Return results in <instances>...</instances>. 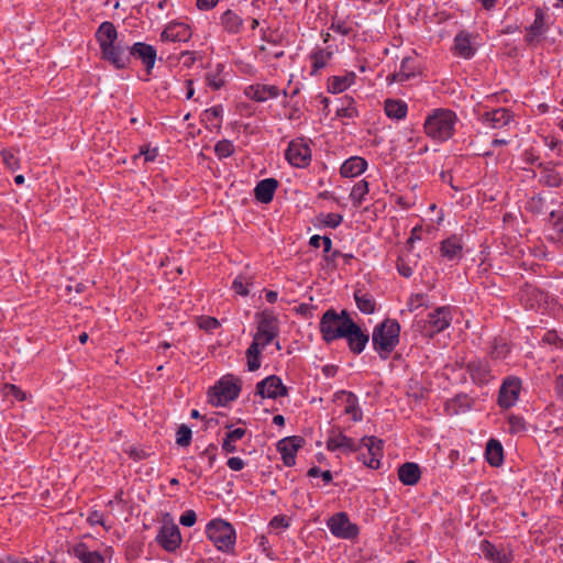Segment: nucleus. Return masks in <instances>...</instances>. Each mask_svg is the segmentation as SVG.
Returning a JSON list of instances; mask_svg holds the SVG:
<instances>
[{
    "label": "nucleus",
    "mask_w": 563,
    "mask_h": 563,
    "mask_svg": "<svg viewBox=\"0 0 563 563\" xmlns=\"http://www.w3.org/2000/svg\"><path fill=\"white\" fill-rule=\"evenodd\" d=\"M206 78H207L209 86L212 87L213 89H219L224 84L223 79L221 77H219L218 74L208 73Z\"/></svg>",
    "instance_id": "51"
},
{
    "label": "nucleus",
    "mask_w": 563,
    "mask_h": 563,
    "mask_svg": "<svg viewBox=\"0 0 563 563\" xmlns=\"http://www.w3.org/2000/svg\"><path fill=\"white\" fill-rule=\"evenodd\" d=\"M416 59L405 57L401 62L400 69L388 77L390 82H405L417 75Z\"/></svg>",
    "instance_id": "23"
},
{
    "label": "nucleus",
    "mask_w": 563,
    "mask_h": 563,
    "mask_svg": "<svg viewBox=\"0 0 563 563\" xmlns=\"http://www.w3.org/2000/svg\"><path fill=\"white\" fill-rule=\"evenodd\" d=\"M214 151L219 157L224 158L234 152V146L230 141L222 140L216 144Z\"/></svg>",
    "instance_id": "44"
},
{
    "label": "nucleus",
    "mask_w": 563,
    "mask_h": 563,
    "mask_svg": "<svg viewBox=\"0 0 563 563\" xmlns=\"http://www.w3.org/2000/svg\"><path fill=\"white\" fill-rule=\"evenodd\" d=\"M426 391L427 390L423 389L422 387L416 386V388H413V386H410L409 395L415 397L416 399H420L424 397Z\"/></svg>",
    "instance_id": "62"
},
{
    "label": "nucleus",
    "mask_w": 563,
    "mask_h": 563,
    "mask_svg": "<svg viewBox=\"0 0 563 563\" xmlns=\"http://www.w3.org/2000/svg\"><path fill=\"white\" fill-rule=\"evenodd\" d=\"M462 243L456 236H451L441 243V255L450 261L462 256Z\"/></svg>",
    "instance_id": "28"
},
{
    "label": "nucleus",
    "mask_w": 563,
    "mask_h": 563,
    "mask_svg": "<svg viewBox=\"0 0 563 563\" xmlns=\"http://www.w3.org/2000/svg\"><path fill=\"white\" fill-rule=\"evenodd\" d=\"M467 369L471 374V377L474 382L478 384L486 383L489 378V371L485 362L483 361H472L467 364Z\"/></svg>",
    "instance_id": "30"
},
{
    "label": "nucleus",
    "mask_w": 563,
    "mask_h": 563,
    "mask_svg": "<svg viewBox=\"0 0 563 563\" xmlns=\"http://www.w3.org/2000/svg\"><path fill=\"white\" fill-rule=\"evenodd\" d=\"M219 0H197V7L201 10H209L213 8Z\"/></svg>",
    "instance_id": "60"
},
{
    "label": "nucleus",
    "mask_w": 563,
    "mask_h": 563,
    "mask_svg": "<svg viewBox=\"0 0 563 563\" xmlns=\"http://www.w3.org/2000/svg\"><path fill=\"white\" fill-rule=\"evenodd\" d=\"M400 327L395 320L386 319L376 325L372 341L374 349L383 358H386L399 342Z\"/></svg>",
    "instance_id": "4"
},
{
    "label": "nucleus",
    "mask_w": 563,
    "mask_h": 563,
    "mask_svg": "<svg viewBox=\"0 0 563 563\" xmlns=\"http://www.w3.org/2000/svg\"><path fill=\"white\" fill-rule=\"evenodd\" d=\"M339 397L345 399L346 406L344 412L346 415H352V419L354 421H360L362 419V412L357 408L356 397L352 393L342 391Z\"/></svg>",
    "instance_id": "38"
},
{
    "label": "nucleus",
    "mask_w": 563,
    "mask_h": 563,
    "mask_svg": "<svg viewBox=\"0 0 563 563\" xmlns=\"http://www.w3.org/2000/svg\"><path fill=\"white\" fill-rule=\"evenodd\" d=\"M197 515L194 510H187L185 511L180 518L179 522L185 527H191L196 523Z\"/></svg>",
    "instance_id": "49"
},
{
    "label": "nucleus",
    "mask_w": 563,
    "mask_h": 563,
    "mask_svg": "<svg viewBox=\"0 0 563 563\" xmlns=\"http://www.w3.org/2000/svg\"><path fill=\"white\" fill-rule=\"evenodd\" d=\"M452 320L451 310L448 307H440L429 314L428 320L424 322L422 332L427 336L445 330Z\"/></svg>",
    "instance_id": "8"
},
{
    "label": "nucleus",
    "mask_w": 563,
    "mask_h": 563,
    "mask_svg": "<svg viewBox=\"0 0 563 563\" xmlns=\"http://www.w3.org/2000/svg\"><path fill=\"white\" fill-rule=\"evenodd\" d=\"M474 38L466 32H460L454 38V54L463 58H471L476 52Z\"/></svg>",
    "instance_id": "18"
},
{
    "label": "nucleus",
    "mask_w": 563,
    "mask_h": 563,
    "mask_svg": "<svg viewBox=\"0 0 563 563\" xmlns=\"http://www.w3.org/2000/svg\"><path fill=\"white\" fill-rule=\"evenodd\" d=\"M420 476V467L416 463L407 462L398 468V478L404 485H416L419 482Z\"/></svg>",
    "instance_id": "26"
},
{
    "label": "nucleus",
    "mask_w": 563,
    "mask_h": 563,
    "mask_svg": "<svg viewBox=\"0 0 563 563\" xmlns=\"http://www.w3.org/2000/svg\"><path fill=\"white\" fill-rule=\"evenodd\" d=\"M547 27L544 24L543 14L540 10L536 12V19L534 22L529 27L528 34L526 36V40L528 42H533V40L540 35H542L545 32Z\"/></svg>",
    "instance_id": "36"
},
{
    "label": "nucleus",
    "mask_w": 563,
    "mask_h": 563,
    "mask_svg": "<svg viewBox=\"0 0 563 563\" xmlns=\"http://www.w3.org/2000/svg\"><path fill=\"white\" fill-rule=\"evenodd\" d=\"M521 383L518 378H507L499 390L498 402L503 408H510L514 406L519 397Z\"/></svg>",
    "instance_id": "14"
},
{
    "label": "nucleus",
    "mask_w": 563,
    "mask_h": 563,
    "mask_svg": "<svg viewBox=\"0 0 563 563\" xmlns=\"http://www.w3.org/2000/svg\"><path fill=\"white\" fill-rule=\"evenodd\" d=\"M247 285L249 282L243 276H238L233 282L232 287L236 294L246 296L249 294Z\"/></svg>",
    "instance_id": "47"
},
{
    "label": "nucleus",
    "mask_w": 563,
    "mask_h": 563,
    "mask_svg": "<svg viewBox=\"0 0 563 563\" xmlns=\"http://www.w3.org/2000/svg\"><path fill=\"white\" fill-rule=\"evenodd\" d=\"M347 340L349 346L352 352L361 353L368 342V335L365 334L361 328L353 322V327L349 328L344 336Z\"/></svg>",
    "instance_id": "21"
},
{
    "label": "nucleus",
    "mask_w": 563,
    "mask_h": 563,
    "mask_svg": "<svg viewBox=\"0 0 563 563\" xmlns=\"http://www.w3.org/2000/svg\"><path fill=\"white\" fill-rule=\"evenodd\" d=\"M351 327H353V320L345 310L341 313L333 309L327 310L320 321V331L327 342L343 338Z\"/></svg>",
    "instance_id": "5"
},
{
    "label": "nucleus",
    "mask_w": 563,
    "mask_h": 563,
    "mask_svg": "<svg viewBox=\"0 0 563 563\" xmlns=\"http://www.w3.org/2000/svg\"><path fill=\"white\" fill-rule=\"evenodd\" d=\"M385 113L390 119L401 120L407 114V104L402 100L387 99L385 101Z\"/></svg>",
    "instance_id": "31"
},
{
    "label": "nucleus",
    "mask_w": 563,
    "mask_h": 563,
    "mask_svg": "<svg viewBox=\"0 0 563 563\" xmlns=\"http://www.w3.org/2000/svg\"><path fill=\"white\" fill-rule=\"evenodd\" d=\"M88 522L90 525H101L102 527H104L107 530L110 529V526H107L104 519H103V516L98 512V511H92L89 514L88 518H87Z\"/></svg>",
    "instance_id": "50"
},
{
    "label": "nucleus",
    "mask_w": 563,
    "mask_h": 563,
    "mask_svg": "<svg viewBox=\"0 0 563 563\" xmlns=\"http://www.w3.org/2000/svg\"><path fill=\"white\" fill-rule=\"evenodd\" d=\"M354 298L357 305V308L364 313H373L375 311V300L372 296L361 290H356L354 294Z\"/></svg>",
    "instance_id": "35"
},
{
    "label": "nucleus",
    "mask_w": 563,
    "mask_h": 563,
    "mask_svg": "<svg viewBox=\"0 0 563 563\" xmlns=\"http://www.w3.org/2000/svg\"><path fill=\"white\" fill-rule=\"evenodd\" d=\"M207 536L218 550L229 552L233 549L236 540L233 527L222 520H211L206 528Z\"/></svg>",
    "instance_id": "6"
},
{
    "label": "nucleus",
    "mask_w": 563,
    "mask_h": 563,
    "mask_svg": "<svg viewBox=\"0 0 563 563\" xmlns=\"http://www.w3.org/2000/svg\"><path fill=\"white\" fill-rule=\"evenodd\" d=\"M367 167V163L360 156H353L346 159L341 168L340 173L343 177L352 178L361 175Z\"/></svg>",
    "instance_id": "27"
},
{
    "label": "nucleus",
    "mask_w": 563,
    "mask_h": 563,
    "mask_svg": "<svg viewBox=\"0 0 563 563\" xmlns=\"http://www.w3.org/2000/svg\"><path fill=\"white\" fill-rule=\"evenodd\" d=\"M190 441L191 430L185 424L180 426L177 431L176 443L180 446H187L189 445Z\"/></svg>",
    "instance_id": "45"
},
{
    "label": "nucleus",
    "mask_w": 563,
    "mask_h": 563,
    "mask_svg": "<svg viewBox=\"0 0 563 563\" xmlns=\"http://www.w3.org/2000/svg\"><path fill=\"white\" fill-rule=\"evenodd\" d=\"M486 459L492 466H499L503 463V446L497 440H489L486 445Z\"/></svg>",
    "instance_id": "33"
},
{
    "label": "nucleus",
    "mask_w": 563,
    "mask_h": 563,
    "mask_svg": "<svg viewBox=\"0 0 563 563\" xmlns=\"http://www.w3.org/2000/svg\"><path fill=\"white\" fill-rule=\"evenodd\" d=\"M354 79L355 75L353 73L333 77L329 85V91L332 93H340L347 89L354 82Z\"/></svg>",
    "instance_id": "34"
},
{
    "label": "nucleus",
    "mask_w": 563,
    "mask_h": 563,
    "mask_svg": "<svg viewBox=\"0 0 563 563\" xmlns=\"http://www.w3.org/2000/svg\"><path fill=\"white\" fill-rule=\"evenodd\" d=\"M456 115L451 110L437 109L428 115L424 122V132L437 141H445L453 135Z\"/></svg>",
    "instance_id": "3"
},
{
    "label": "nucleus",
    "mask_w": 563,
    "mask_h": 563,
    "mask_svg": "<svg viewBox=\"0 0 563 563\" xmlns=\"http://www.w3.org/2000/svg\"><path fill=\"white\" fill-rule=\"evenodd\" d=\"M96 40L101 49V58L115 68H124L129 62L128 47L118 42V32L113 23L103 22L96 32Z\"/></svg>",
    "instance_id": "1"
},
{
    "label": "nucleus",
    "mask_w": 563,
    "mask_h": 563,
    "mask_svg": "<svg viewBox=\"0 0 563 563\" xmlns=\"http://www.w3.org/2000/svg\"><path fill=\"white\" fill-rule=\"evenodd\" d=\"M141 154L144 156V159L146 162H152V161H154L156 158L158 153H157V148H148V147H146V148H142L141 150Z\"/></svg>",
    "instance_id": "56"
},
{
    "label": "nucleus",
    "mask_w": 563,
    "mask_h": 563,
    "mask_svg": "<svg viewBox=\"0 0 563 563\" xmlns=\"http://www.w3.org/2000/svg\"><path fill=\"white\" fill-rule=\"evenodd\" d=\"M272 527L275 528H287L288 527V519L283 516L274 517L271 521Z\"/></svg>",
    "instance_id": "57"
},
{
    "label": "nucleus",
    "mask_w": 563,
    "mask_h": 563,
    "mask_svg": "<svg viewBox=\"0 0 563 563\" xmlns=\"http://www.w3.org/2000/svg\"><path fill=\"white\" fill-rule=\"evenodd\" d=\"M191 37V31L185 23L176 22L168 24L162 32L161 38L165 42H187Z\"/></svg>",
    "instance_id": "17"
},
{
    "label": "nucleus",
    "mask_w": 563,
    "mask_h": 563,
    "mask_svg": "<svg viewBox=\"0 0 563 563\" xmlns=\"http://www.w3.org/2000/svg\"><path fill=\"white\" fill-rule=\"evenodd\" d=\"M330 531L340 538L350 539L357 534L356 526L352 525L344 512H339L328 521Z\"/></svg>",
    "instance_id": "13"
},
{
    "label": "nucleus",
    "mask_w": 563,
    "mask_h": 563,
    "mask_svg": "<svg viewBox=\"0 0 563 563\" xmlns=\"http://www.w3.org/2000/svg\"><path fill=\"white\" fill-rule=\"evenodd\" d=\"M277 186L278 183L274 178H266L261 180L254 189L255 198L262 203L271 202Z\"/></svg>",
    "instance_id": "25"
},
{
    "label": "nucleus",
    "mask_w": 563,
    "mask_h": 563,
    "mask_svg": "<svg viewBox=\"0 0 563 563\" xmlns=\"http://www.w3.org/2000/svg\"><path fill=\"white\" fill-rule=\"evenodd\" d=\"M397 269L404 277H410L412 275V268L406 264L401 258L397 262Z\"/></svg>",
    "instance_id": "54"
},
{
    "label": "nucleus",
    "mask_w": 563,
    "mask_h": 563,
    "mask_svg": "<svg viewBox=\"0 0 563 563\" xmlns=\"http://www.w3.org/2000/svg\"><path fill=\"white\" fill-rule=\"evenodd\" d=\"M197 324L200 329L211 332L220 327V322L218 319L209 316L199 317L197 320Z\"/></svg>",
    "instance_id": "42"
},
{
    "label": "nucleus",
    "mask_w": 563,
    "mask_h": 563,
    "mask_svg": "<svg viewBox=\"0 0 563 563\" xmlns=\"http://www.w3.org/2000/svg\"><path fill=\"white\" fill-rule=\"evenodd\" d=\"M245 434V429L236 428L227 433L223 442L222 449L227 453H232L236 450L235 442L241 440Z\"/></svg>",
    "instance_id": "37"
},
{
    "label": "nucleus",
    "mask_w": 563,
    "mask_h": 563,
    "mask_svg": "<svg viewBox=\"0 0 563 563\" xmlns=\"http://www.w3.org/2000/svg\"><path fill=\"white\" fill-rule=\"evenodd\" d=\"M423 299H424V296L420 295V294L411 296L409 299V302H408L409 310L412 311V310L419 308L420 306H422Z\"/></svg>",
    "instance_id": "52"
},
{
    "label": "nucleus",
    "mask_w": 563,
    "mask_h": 563,
    "mask_svg": "<svg viewBox=\"0 0 563 563\" xmlns=\"http://www.w3.org/2000/svg\"><path fill=\"white\" fill-rule=\"evenodd\" d=\"M543 341L549 344H559L561 347H563V339L559 338V335L555 332H548L544 335Z\"/></svg>",
    "instance_id": "53"
},
{
    "label": "nucleus",
    "mask_w": 563,
    "mask_h": 563,
    "mask_svg": "<svg viewBox=\"0 0 563 563\" xmlns=\"http://www.w3.org/2000/svg\"><path fill=\"white\" fill-rule=\"evenodd\" d=\"M128 55L136 57L142 60L145 65L147 71L153 68L156 60V49L148 44L145 43H135L131 48Z\"/></svg>",
    "instance_id": "19"
},
{
    "label": "nucleus",
    "mask_w": 563,
    "mask_h": 563,
    "mask_svg": "<svg viewBox=\"0 0 563 563\" xmlns=\"http://www.w3.org/2000/svg\"><path fill=\"white\" fill-rule=\"evenodd\" d=\"M321 218V222L329 227V228H336L338 225L341 224L343 218L341 214L339 213H327V214H321L320 216Z\"/></svg>",
    "instance_id": "46"
},
{
    "label": "nucleus",
    "mask_w": 563,
    "mask_h": 563,
    "mask_svg": "<svg viewBox=\"0 0 563 563\" xmlns=\"http://www.w3.org/2000/svg\"><path fill=\"white\" fill-rule=\"evenodd\" d=\"M222 109L220 107H213L205 111V115L208 120L218 119L221 115Z\"/></svg>",
    "instance_id": "59"
},
{
    "label": "nucleus",
    "mask_w": 563,
    "mask_h": 563,
    "mask_svg": "<svg viewBox=\"0 0 563 563\" xmlns=\"http://www.w3.org/2000/svg\"><path fill=\"white\" fill-rule=\"evenodd\" d=\"M382 446L383 442L375 437L363 438L358 449L365 448L369 457L367 459L365 453H361L360 459L366 466L371 468H378L380 464L379 459L382 456Z\"/></svg>",
    "instance_id": "11"
},
{
    "label": "nucleus",
    "mask_w": 563,
    "mask_h": 563,
    "mask_svg": "<svg viewBox=\"0 0 563 563\" xmlns=\"http://www.w3.org/2000/svg\"><path fill=\"white\" fill-rule=\"evenodd\" d=\"M483 555L490 561V563H510L511 555L506 549H498L489 541H482L479 547Z\"/></svg>",
    "instance_id": "20"
},
{
    "label": "nucleus",
    "mask_w": 563,
    "mask_h": 563,
    "mask_svg": "<svg viewBox=\"0 0 563 563\" xmlns=\"http://www.w3.org/2000/svg\"><path fill=\"white\" fill-rule=\"evenodd\" d=\"M368 192V184L365 180L356 183L350 194V198L353 203L357 207L362 203L365 195Z\"/></svg>",
    "instance_id": "39"
},
{
    "label": "nucleus",
    "mask_w": 563,
    "mask_h": 563,
    "mask_svg": "<svg viewBox=\"0 0 563 563\" xmlns=\"http://www.w3.org/2000/svg\"><path fill=\"white\" fill-rule=\"evenodd\" d=\"M112 552V549L109 547L97 550L84 542L74 544L69 550V553L80 563H106L108 560H111Z\"/></svg>",
    "instance_id": "7"
},
{
    "label": "nucleus",
    "mask_w": 563,
    "mask_h": 563,
    "mask_svg": "<svg viewBox=\"0 0 563 563\" xmlns=\"http://www.w3.org/2000/svg\"><path fill=\"white\" fill-rule=\"evenodd\" d=\"M531 296L533 298H536V300H538V302H540L541 300L547 301V299H548V295L547 294H544L543 291L537 290V289L532 290Z\"/></svg>",
    "instance_id": "64"
},
{
    "label": "nucleus",
    "mask_w": 563,
    "mask_h": 563,
    "mask_svg": "<svg viewBox=\"0 0 563 563\" xmlns=\"http://www.w3.org/2000/svg\"><path fill=\"white\" fill-rule=\"evenodd\" d=\"M278 328L274 318L263 316L258 322L257 331L254 334L253 342L246 351L247 368L254 372L260 368V353L277 335Z\"/></svg>",
    "instance_id": "2"
},
{
    "label": "nucleus",
    "mask_w": 563,
    "mask_h": 563,
    "mask_svg": "<svg viewBox=\"0 0 563 563\" xmlns=\"http://www.w3.org/2000/svg\"><path fill=\"white\" fill-rule=\"evenodd\" d=\"M2 162L11 172H14L19 167V159L12 153L2 152Z\"/></svg>",
    "instance_id": "48"
},
{
    "label": "nucleus",
    "mask_w": 563,
    "mask_h": 563,
    "mask_svg": "<svg viewBox=\"0 0 563 563\" xmlns=\"http://www.w3.org/2000/svg\"><path fill=\"white\" fill-rule=\"evenodd\" d=\"M245 93L249 98L262 102L269 98H276L279 95V89L276 86L253 85L246 88Z\"/></svg>",
    "instance_id": "24"
},
{
    "label": "nucleus",
    "mask_w": 563,
    "mask_h": 563,
    "mask_svg": "<svg viewBox=\"0 0 563 563\" xmlns=\"http://www.w3.org/2000/svg\"><path fill=\"white\" fill-rule=\"evenodd\" d=\"M331 29L342 35H347L353 31L352 23L335 16L332 21Z\"/></svg>",
    "instance_id": "43"
},
{
    "label": "nucleus",
    "mask_w": 563,
    "mask_h": 563,
    "mask_svg": "<svg viewBox=\"0 0 563 563\" xmlns=\"http://www.w3.org/2000/svg\"><path fill=\"white\" fill-rule=\"evenodd\" d=\"M240 393V380L232 375L222 377L213 388V395L217 397L216 405H224L235 399Z\"/></svg>",
    "instance_id": "9"
},
{
    "label": "nucleus",
    "mask_w": 563,
    "mask_h": 563,
    "mask_svg": "<svg viewBox=\"0 0 563 563\" xmlns=\"http://www.w3.org/2000/svg\"><path fill=\"white\" fill-rule=\"evenodd\" d=\"M228 466L232 471H241L244 467V462L242 459L233 456L228 460Z\"/></svg>",
    "instance_id": "55"
},
{
    "label": "nucleus",
    "mask_w": 563,
    "mask_h": 563,
    "mask_svg": "<svg viewBox=\"0 0 563 563\" xmlns=\"http://www.w3.org/2000/svg\"><path fill=\"white\" fill-rule=\"evenodd\" d=\"M256 394L263 398L276 399L287 395V387L276 375H271L256 385Z\"/></svg>",
    "instance_id": "12"
},
{
    "label": "nucleus",
    "mask_w": 563,
    "mask_h": 563,
    "mask_svg": "<svg viewBox=\"0 0 563 563\" xmlns=\"http://www.w3.org/2000/svg\"><path fill=\"white\" fill-rule=\"evenodd\" d=\"M25 393H23L19 387L11 384L2 385V398H13L18 401H22L25 399Z\"/></svg>",
    "instance_id": "41"
},
{
    "label": "nucleus",
    "mask_w": 563,
    "mask_h": 563,
    "mask_svg": "<svg viewBox=\"0 0 563 563\" xmlns=\"http://www.w3.org/2000/svg\"><path fill=\"white\" fill-rule=\"evenodd\" d=\"M555 390L560 399L563 400V375H559L555 382Z\"/></svg>",
    "instance_id": "63"
},
{
    "label": "nucleus",
    "mask_w": 563,
    "mask_h": 563,
    "mask_svg": "<svg viewBox=\"0 0 563 563\" xmlns=\"http://www.w3.org/2000/svg\"><path fill=\"white\" fill-rule=\"evenodd\" d=\"M511 119L509 110L505 108L487 111L482 117L483 122L493 129H500L507 125Z\"/></svg>",
    "instance_id": "22"
},
{
    "label": "nucleus",
    "mask_w": 563,
    "mask_h": 563,
    "mask_svg": "<svg viewBox=\"0 0 563 563\" xmlns=\"http://www.w3.org/2000/svg\"><path fill=\"white\" fill-rule=\"evenodd\" d=\"M553 230L556 235L552 236V239H556L558 241H561L563 239V221H561V220L554 221Z\"/></svg>",
    "instance_id": "58"
},
{
    "label": "nucleus",
    "mask_w": 563,
    "mask_h": 563,
    "mask_svg": "<svg viewBox=\"0 0 563 563\" xmlns=\"http://www.w3.org/2000/svg\"><path fill=\"white\" fill-rule=\"evenodd\" d=\"M156 540L166 551H175L181 543L179 528L176 525L163 526L156 537Z\"/></svg>",
    "instance_id": "15"
},
{
    "label": "nucleus",
    "mask_w": 563,
    "mask_h": 563,
    "mask_svg": "<svg viewBox=\"0 0 563 563\" xmlns=\"http://www.w3.org/2000/svg\"><path fill=\"white\" fill-rule=\"evenodd\" d=\"M540 181L549 187H558L560 186L562 178L556 170L547 168L542 170Z\"/></svg>",
    "instance_id": "40"
},
{
    "label": "nucleus",
    "mask_w": 563,
    "mask_h": 563,
    "mask_svg": "<svg viewBox=\"0 0 563 563\" xmlns=\"http://www.w3.org/2000/svg\"><path fill=\"white\" fill-rule=\"evenodd\" d=\"M286 158L296 167H305L311 159V150L303 140L291 141L286 151Z\"/></svg>",
    "instance_id": "10"
},
{
    "label": "nucleus",
    "mask_w": 563,
    "mask_h": 563,
    "mask_svg": "<svg viewBox=\"0 0 563 563\" xmlns=\"http://www.w3.org/2000/svg\"><path fill=\"white\" fill-rule=\"evenodd\" d=\"M221 25L230 34H236L242 30L243 19L232 10H227L221 15Z\"/></svg>",
    "instance_id": "29"
},
{
    "label": "nucleus",
    "mask_w": 563,
    "mask_h": 563,
    "mask_svg": "<svg viewBox=\"0 0 563 563\" xmlns=\"http://www.w3.org/2000/svg\"><path fill=\"white\" fill-rule=\"evenodd\" d=\"M303 440L299 437H289L280 440L277 444L278 451L282 453L284 464L286 466L295 465V455L301 448Z\"/></svg>",
    "instance_id": "16"
},
{
    "label": "nucleus",
    "mask_w": 563,
    "mask_h": 563,
    "mask_svg": "<svg viewBox=\"0 0 563 563\" xmlns=\"http://www.w3.org/2000/svg\"><path fill=\"white\" fill-rule=\"evenodd\" d=\"M509 352L507 344H501L500 346H495L493 351L494 357H503Z\"/></svg>",
    "instance_id": "61"
},
{
    "label": "nucleus",
    "mask_w": 563,
    "mask_h": 563,
    "mask_svg": "<svg viewBox=\"0 0 563 563\" xmlns=\"http://www.w3.org/2000/svg\"><path fill=\"white\" fill-rule=\"evenodd\" d=\"M327 448L330 451L345 449L352 452L358 450V446L354 443V441L342 433L329 438L327 442Z\"/></svg>",
    "instance_id": "32"
}]
</instances>
